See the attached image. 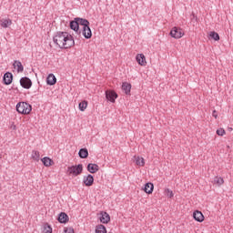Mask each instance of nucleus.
<instances>
[{
    "label": "nucleus",
    "mask_w": 233,
    "mask_h": 233,
    "mask_svg": "<svg viewBox=\"0 0 233 233\" xmlns=\"http://www.w3.org/2000/svg\"><path fill=\"white\" fill-rule=\"evenodd\" d=\"M4 85H12V81H14V75L10 72H6L3 76Z\"/></svg>",
    "instance_id": "nucleus-11"
},
{
    "label": "nucleus",
    "mask_w": 233,
    "mask_h": 233,
    "mask_svg": "<svg viewBox=\"0 0 233 233\" xmlns=\"http://www.w3.org/2000/svg\"><path fill=\"white\" fill-rule=\"evenodd\" d=\"M193 218L198 223H203V221H205V216L199 210H196L193 212Z\"/></svg>",
    "instance_id": "nucleus-10"
},
{
    "label": "nucleus",
    "mask_w": 233,
    "mask_h": 233,
    "mask_svg": "<svg viewBox=\"0 0 233 233\" xmlns=\"http://www.w3.org/2000/svg\"><path fill=\"white\" fill-rule=\"evenodd\" d=\"M2 28H8L12 25V20L10 18L5 19L2 18L0 20Z\"/></svg>",
    "instance_id": "nucleus-21"
},
{
    "label": "nucleus",
    "mask_w": 233,
    "mask_h": 233,
    "mask_svg": "<svg viewBox=\"0 0 233 233\" xmlns=\"http://www.w3.org/2000/svg\"><path fill=\"white\" fill-rule=\"evenodd\" d=\"M10 128H11V130H17V126H15V124H12L10 126Z\"/></svg>",
    "instance_id": "nucleus-35"
},
{
    "label": "nucleus",
    "mask_w": 233,
    "mask_h": 233,
    "mask_svg": "<svg viewBox=\"0 0 233 233\" xmlns=\"http://www.w3.org/2000/svg\"><path fill=\"white\" fill-rule=\"evenodd\" d=\"M213 182L215 185L221 186L225 183V180L221 177H215Z\"/></svg>",
    "instance_id": "nucleus-28"
},
{
    "label": "nucleus",
    "mask_w": 233,
    "mask_h": 233,
    "mask_svg": "<svg viewBox=\"0 0 233 233\" xmlns=\"http://www.w3.org/2000/svg\"><path fill=\"white\" fill-rule=\"evenodd\" d=\"M69 27L71 30H74L76 34H81V30H79V23L77 22V18H74L69 22Z\"/></svg>",
    "instance_id": "nucleus-8"
},
{
    "label": "nucleus",
    "mask_w": 233,
    "mask_h": 233,
    "mask_svg": "<svg viewBox=\"0 0 233 233\" xmlns=\"http://www.w3.org/2000/svg\"><path fill=\"white\" fill-rule=\"evenodd\" d=\"M87 172L90 174H96L99 172V166L97 164L89 163L86 167Z\"/></svg>",
    "instance_id": "nucleus-14"
},
{
    "label": "nucleus",
    "mask_w": 233,
    "mask_h": 233,
    "mask_svg": "<svg viewBox=\"0 0 233 233\" xmlns=\"http://www.w3.org/2000/svg\"><path fill=\"white\" fill-rule=\"evenodd\" d=\"M99 220L100 223L106 225L107 223H110V215H108L106 211H101Z\"/></svg>",
    "instance_id": "nucleus-9"
},
{
    "label": "nucleus",
    "mask_w": 233,
    "mask_h": 233,
    "mask_svg": "<svg viewBox=\"0 0 233 233\" xmlns=\"http://www.w3.org/2000/svg\"><path fill=\"white\" fill-rule=\"evenodd\" d=\"M122 90L127 96H130V90H132V85L127 82L122 83Z\"/></svg>",
    "instance_id": "nucleus-17"
},
{
    "label": "nucleus",
    "mask_w": 233,
    "mask_h": 233,
    "mask_svg": "<svg viewBox=\"0 0 233 233\" xmlns=\"http://www.w3.org/2000/svg\"><path fill=\"white\" fill-rule=\"evenodd\" d=\"M81 33L85 39H92V29H90V25L88 26V29L86 31L85 29H82Z\"/></svg>",
    "instance_id": "nucleus-20"
},
{
    "label": "nucleus",
    "mask_w": 233,
    "mask_h": 233,
    "mask_svg": "<svg viewBox=\"0 0 233 233\" xmlns=\"http://www.w3.org/2000/svg\"><path fill=\"white\" fill-rule=\"evenodd\" d=\"M42 163H43L44 167H52V164L54 163V160H52L48 157H45L42 158Z\"/></svg>",
    "instance_id": "nucleus-23"
},
{
    "label": "nucleus",
    "mask_w": 233,
    "mask_h": 233,
    "mask_svg": "<svg viewBox=\"0 0 233 233\" xmlns=\"http://www.w3.org/2000/svg\"><path fill=\"white\" fill-rule=\"evenodd\" d=\"M68 215L65 212H61L59 215H58V221L59 223H68Z\"/></svg>",
    "instance_id": "nucleus-19"
},
{
    "label": "nucleus",
    "mask_w": 233,
    "mask_h": 233,
    "mask_svg": "<svg viewBox=\"0 0 233 233\" xmlns=\"http://www.w3.org/2000/svg\"><path fill=\"white\" fill-rule=\"evenodd\" d=\"M14 68H16V72L18 74H21V72L25 71V66H23V64L19 60H15L13 64Z\"/></svg>",
    "instance_id": "nucleus-16"
},
{
    "label": "nucleus",
    "mask_w": 233,
    "mask_h": 233,
    "mask_svg": "<svg viewBox=\"0 0 233 233\" xmlns=\"http://www.w3.org/2000/svg\"><path fill=\"white\" fill-rule=\"evenodd\" d=\"M16 111L18 114H23L26 116L32 112V106L26 102H18L16 104Z\"/></svg>",
    "instance_id": "nucleus-2"
},
{
    "label": "nucleus",
    "mask_w": 233,
    "mask_h": 233,
    "mask_svg": "<svg viewBox=\"0 0 233 233\" xmlns=\"http://www.w3.org/2000/svg\"><path fill=\"white\" fill-rule=\"evenodd\" d=\"M171 37H174V39H181L185 33L183 32V29L179 27H173L170 31Z\"/></svg>",
    "instance_id": "nucleus-4"
},
{
    "label": "nucleus",
    "mask_w": 233,
    "mask_h": 233,
    "mask_svg": "<svg viewBox=\"0 0 233 233\" xmlns=\"http://www.w3.org/2000/svg\"><path fill=\"white\" fill-rule=\"evenodd\" d=\"M3 158V156L1 155V153H0V159H2Z\"/></svg>",
    "instance_id": "nucleus-36"
},
{
    "label": "nucleus",
    "mask_w": 233,
    "mask_h": 233,
    "mask_svg": "<svg viewBox=\"0 0 233 233\" xmlns=\"http://www.w3.org/2000/svg\"><path fill=\"white\" fill-rule=\"evenodd\" d=\"M44 233H52V227L50 226H45Z\"/></svg>",
    "instance_id": "nucleus-32"
},
{
    "label": "nucleus",
    "mask_w": 233,
    "mask_h": 233,
    "mask_svg": "<svg viewBox=\"0 0 233 233\" xmlns=\"http://www.w3.org/2000/svg\"><path fill=\"white\" fill-rule=\"evenodd\" d=\"M46 83L50 86H54V85H56V83H57V78L56 77V76L54 74H49L46 78Z\"/></svg>",
    "instance_id": "nucleus-18"
},
{
    "label": "nucleus",
    "mask_w": 233,
    "mask_h": 233,
    "mask_svg": "<svg viewBox=\"0 0 233 233\" xmlns=\"http://www.w3.org/2000/svg\"><path fill=\"white\" fill-rule=\"evenodd\" d=\"M66 174L67 176H73L74 177L81 176V174H83V164L68 167Z\"/></svg>",
    "instance_id": "nucleus-3"
},
{
    "label": "nucleus",
    "mask_w": 233,
    "mask_h": 233,
    "mask_svg": "<svg viewBox=\"0 0 233 233\" xmlns=\"http://www.w3.org/2000/svg\"><path fill=\"white\" fill-rule=\"evenodd\" d=\"M83 183L86 185V187H92V185H94V176L91 174L85 176L83 178Z\"/></svg>",
    "instance_id": "nucleus-12"
},
{
    "label": "nucleus",
    "mask_w": 233,
    "mask_h": 233,
    "mask_svg": "<svg viewBox=\"0 0 233 233\" xmlns=\"http://www.w3.org/2000/svg\"><path fill=\"white\" fill-rule=\"evenodd\" d=\"M118 95L114 90H106V98L107 101H110V103H116V99H117Z\"/></svg>",
    "instance_id": "nucleus-6"
},
{
    "label": "nucleus",
    "mask_w": 233,
    "mask_h": 233,
    "mask_svg": "<svg viewBox=\"0 0 233 233\" xmlns=\"http://www.w3.org/2000/svg\"><path fill=\"white\" fill-rule=\"evenodd\" d=\"M95 232L96 233H106V227H105V225H103V224H100V225L96 226Z\"/></svg>",
    "instance_id": "nucleus-27"
},
{
    "label": "nucleus",
    "mask_w": 233,
    "mask_h": 233,
    "mask_svg": "<svg viewBox=\"0 0 233 233\" xmlns=\"http://www.w3.org/2000/svg\"><path fill=\"white\" fill-rule=\"evenodd\" d=\"M65 233H74V229L72 228H66L64 229Z\"/></svg>",
    "instance_id": "nucleus-33"
},
{
    "label": "nucleus",
    "mask_w": 233,
    "mask_h": 233,
    "mask_svg": "<svg viewBox=\"0 0 233 233\" xmlns=\"http://www.w3.org/2000/svg\"><path fill=\"white\" fill-rule=\"evenodd\" d=\"M166 194L167 198H174V192L168 188L166 189Z\"/></svg>",
    "instance_id": "nucleus-30"
},
{
    "label": "nucleus",
    "mask_w": 233,
    "mask_h": 233,
    "mask_svg": "<svg viewBox=\"0 0 233 233\" xmlns=\"http://www.w3.org/2000/svg\"><path fill=\"white\" fill-rule=\"evenodd\" d=\"M136 61L140 65V66H147V57H145V55L138 54L136 56Z\"/></svg>",
    "instance_id": "nucleus-13"
},
{
    "label": "nucleus",
    "mask_w": 233,
    "mask_h": 233,
    "mask_svg": "<svg viewBox=\"0 0 233 233\" xmlns=\"http://www.w3.org/2000/svg\"><path fill=\"white\" fill-rule=\"evenodd\" d=\"M86 106H88V102L86 100H83L78 104V108L80 112H85V110H86Z\"/></svg>",
    "instance_id": "nucleus-25"
},
{
    "label": "nucleus",
    "mask_w": 233,
    "mask_h": 233,
    "mask_svg": "<svg viewBox=\"0 0 233 233\" xmlns=\"http://www.w3.org/2000/svg\"><path fill=\"white\" fill-rule=\"evenodd\" d=\"M53 41L58 48L62 50H66L72 48L76 42L74 41V36L68 34V32L58 31L53 37Z\"/></svg>",
    "instance_id": "nucleus-1"
},
{
    "label": "nucleus",
    "mask_w": 233,
    "mask_h": 233,
    "mask_svg": "<svg viewBox=\"0 0 233 233\" xmlns=\"http://www.w3.org/2000/svg\"><path fill=\"white\" fill-rule=\"evenodd\" d=\"M20 86L22 88H25V90H30L32 88V80L28 76H24L20 78Z\"/></svg>",
    "instance_id": "nucleus-5"
},
{
    "label": "nucleus",
    "mask_w": 233,
    "mask_h": 233,
    "mask_svg": "<svg viewBox=\"0 0 233 233\" xmlns=\"http://www.w3.org/2000/svg\"><path fill=\"white\" fill-rule=\"evenodd\" d=\"M76 21L78 23V26H83L82 29H84V32H86V30H88V27L90 26V22L86 18L76 17Z\"/></svg>",
    "instance_id": "nucleus-7"
},
{
    "label": "nucleus",
    "mask_w": 233,
    "mask_h": 233,
    "mask_svg": "<svg viewBox=\"0 0 233 233\" xmlns=\"http://www.w3.org/2000/svg\"><path fill=\"white\" fill-rule=\"evenodd\" d=\"M212 116L215 117V119H218V111L213 110Z\"/></svg>",
    "instance_id": "nucleus-34"
},
{
    "label": "nucleus",
    "mask_w": 233,
    "mask_h": 233,
    "mask_svg": "<svg viewBox=\"0 0 233 233\" xmlns=\"http://www.w3.org/2000/svg\"><path fill=\"white\" fill-rule=\"evenodd\" d=\"M32 160L33 161H39L41 159L39 151L37 150H33L32 155H31Z\"/></svg>",
    "instance_id": "nucleus-26"
},
{
    "label": "nucleus",
    "mask_w": 233,
    "mask_h": 233,
    "mask_svg": "<svg viewBox=\"0 0 233 233\" xmlns=\"http://www.w3.org/2000/svg\"><path fill=\"white\" fill-rule=\"evenodd\" d=\"M15 90H18V89H17V87H16V88H15Z\"/></svg>",
    "instance_id": "nucleus-37"
},
{
    "label": "nucleus",
    "mask_w": 233,
    "mask_h": 233,
    "mask_svg": "<svg viewBox=\"0 0 233 233\" xmlns=\"http://www.w3.org/2000/svg\"><path fill=\"white\" fill-rule=\"evenodd\" d=\"M225 133H226L225 129H223V128H219V129L217 130L218 136L223 137V136H225Z\"/></svg>",
    "instance_id": "nucleus-31"
},
{
    "label": "nucleus",
    "mask_w": 233,
    "mask_h": 233,
    "mask_svg": "<svg viewBox=\"0 0 233 233\" xmlns=\"http://www.w3.org/2000/svg\"><path fill=\"white\" fill-rule=\"evenodd\" d=\"M209 37L211 39H214V41H219V34H218L217 32H214V31L210 32Z\"/></svg>",
    "instance_id": "nucleus-29"
},
{
    "label": "nucleus",
    "mask_w": 233,
    "mask_h": 233,
    "mask_svg": "<svg viewBox=\"0 0 233 233\" xmlns=\"http://www.w3.org/2000/svg\"><path fill=\"white\" fill-rule=\"evenodd\" d=\"M134 161L137 167H145V158L140 157H134Z\"/></svg>",
    "instance_id": "nucleus-24"
},
{
    "label": "nucleus",
    "mask_w": 233,
    "mask_h": 233,
    "mask_svg": "<svg viewBox=\"0 0 233 233\" xmlns=\"http://www.w3.org/2000/svg\"><path fill=\"white\" fill-rule=\"evenodd\" d=\"M78 156L80 159H86L88 157V149L86 148H81L78 151Z\"/></svg>",
    "instance_id": "nucleus-22"
},
{
    "label": "nucleus",
    "mask_w": 233,
    "mask_h": 233,
    "mask_svg": "<svg viewBox=\"0 0 233 233\" xmlns=\"http://www.w3.org/2000/svg\"><path fill=\"white\" fill-rule=\"evenodd\" d=\"M143 190L146 194H152L154 192V184L152 182L146 183Z\"/></svg>",
    "instance_id": "nucleus-15"
}]
</instances>
